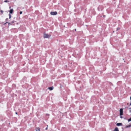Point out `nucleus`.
<instances>
[{
    "label": "nucleus",
    "instance_id": "nucleus-16",
    "mask_svg": "<svg viewBox=\"0 0 131 131\" xmlns=\"http://www.w3.org/2000/svg\"><path fill=\"white\" fill-rule=\"evenodd\" d=\"M22 11L20 12V14H22Z\"/></svg>",
    "mask_w": 131,
    "mask_h": 131
},
{
    "label": "nucleus",
    "instance_id": "nucleus-8",
    "mask_svg": "<svg viewBox=\"0 0 131 131\" xmlns=\"http://www.w3.org/2000/svg\"><path fill=\"white\" fill-rule=\"evenodd\" d=\"M13 9H12L10 10L9 13L10 14H12L13 13Z\"/></svg>",
    "mask_w": 131,
    "mask_h": 131
},
{
    "label": "nucleus",
    "instance_id": "nucleus-25",
    "mask_svg": "<svg viewBox=\"0 0 131 131\" xmlns=\"http://www.w3.org/2000/svg\"><path fill=\"white\" fill-rule=\"evenodd\" d=\"M8 23L7 22H6L5 24H6V23Z\"/></svg>",
    "mask_w": 131,
    "mask_h": 131
},
{
    "label": "nucleus",
    "instance_id": "nucleus-20",
    "mask_svg": "<svg viewBox=\"0 0 131 131\" xmlns=\"http://www.w3.org/2000/svg\"><path fill=\"white\" fill-rule=\"evenodd\" d=\"M15 114H17V112H16V113H15Z\"/></svg>",
    "mask_w": 131,
    "mask_h": 131
},
{
    "label": "nucleus",
    "instance_id": "nucleus-19",
    "mask_svg": "<svg viewBox=\"0 0 131 131\" xmlns=\"http://www.w3.org/2000/svg\"><path fill=\"white\" fill-rule=\"evenodd\" d=\"M1 13H3V11L2 10H1Z\"/></svg>",
    "mask_w": 131,
    "mask_h": 131
},
{
    "label": "nucleus",
    "instance_id": "nucleus-5",
    "mask_svg": "<svg viewBox=\"0 0 131 131\" xmlns=\"http://www.w3.org/2000/svg\"><path fill=\"white\" fill-rule=\"evenodd\" d=\"M122 123H118L116 124V125L118 126H122Z\"/></svg>",
    "mask_w": 131,
    "mask_h": 131
},
{
    "label": "nucleus",
    "instance_id": "nucleus-14",
    "mask_svg": "<svg viewBox=\"0 0 131 131\" xmlns=\"http://www.w3.org/2000/svg\"><path fill=\"white\" fill-rule=\"evenodd\" d=\"M4 2H9V1H7V0H6V1H4Z\"/></svg>",
    "mask_w": 131,
    "mask_h": 131
},
{
    "label": "nucleus",
    "instance_id": "nucleus-26",
    "mask_svg": "<svg viewBox=\"0 0 131 131\" xmlns=\"http://www.w3.org/2000/svg\"><path fill=\"white\" fill-rule=\"evenodd\" d=\"M17 25H18V23H17Z\"/></svg>",
    "mask_w": 131,
    "mask_h": 131
},
{
    "label": "nucleus",
    "instance_id": "nucleus-23",
    "mask_svg": "<svg viewBox=\"0 0 131 131\" xmlns=\"http://www.w3.org/2000/svg\"><path fill=\"white\" fill-rule=\"evenodd\" d=\"M75 31H76V29H75Z\"/></svg>",
    "mask_w": 131,
    "mask_h": 131
},
{
    "label": "nucleus",
    "instance_id": "nucleus-18",
    "mask_svg": "<svg viewBox=\"0 0 131 131\" xmlns=\"http://www.w3.org/2000/svg\"><path fill=\"white\" fill-rule=\"evenodd\" d=\"M62 86H62V85H60V88H62Z\"/></svg>",
    "mask_w": 131,
    "mask_h": 131
},
{
    "label": "nucleus",
    "instance_id": "nucleus-7",
    "mask_svg": "<svg viewBox=\"0 0 131 131\" xmlns=\"http://www.w3.org/2000/svg\"><path fill=\"white\" fill-rule=\"evenodd\" d=\"M114 131H119L118 128L117 127L115 128Z\"/></svg>",
    "mask_w": 131,
    "mask_h": 131
},
{
    "label": "nucleus",
    "instance_id": "nucleus-12",
    "mask_svg": "<svg viewBox=\"0 0 131 131\" xmlns=\"http://www.w3.org/2000/svg\"><path fill=\"white\" fill-rule=\"evenodd\" d=\"M11 15H10V14H9V19H10L11 18Z\"/></svg>",
    "mask_w": 131,
    "mask_h": 131
},
{
    "label": "nucleus",
    "instance_id": "nucleus-1",
    "mask_svg": "<svg viewBox=\"0 0 131 131\" xmlns=\"http://www.w3.org/2000/svg\"><path fill=\"white\" fill-rule=\"evenodd\" d=\"M43 37L44 38H51V36L50 35L44 33L43 35Z\"/></svg>",
    "mask_w": 131,
    "mask_h": 131
},
{
    "label": "nucleus",
    "instance_id": "nucleus-22",
    "mask_svg": "<svg viewBox=\"0 0 131 131\" xmlns=\"http://www.w3.org/2000/svg\"><path fill=\"white\" fill-rule=\"evenodd\" d=\"M131 105V103H130V105Z\"/></svg>",
    "mask_w": 131,
    "mask_h": 131
},
{
    "label": "nucleus",
    "instance_id": "nucleus-21",
    "mask_svg": "<svg viewBox=\"0 0 131 131\" xmlns=\"http://www.w3.org/2000/svg\"><path fill=\"white\" fill-rule=\"evenodd\" d=\"M47 128H46V130H47Z\"/></svg>",
    "mask_w": 131,
    "mask_h": 131
},
{
    "label": "nucleus",
    "instance_id": "nucleus-10",
    "mask_svg": "<svg viewBox=\"0 0 131 131\" xmlns=\"http://www.w3.org/2000/svg\"><path fill=\"white\" fill-rule=\"evenodd\" d=\"M14 21L13 20L12 21H11L10 23H11V24H12L14 23Z\"/></svg>",
    "mask_w": 131,
    "mask_h": 131
},
{
    "label": "nucleus",
    "instance_id": "nucleus-13",
    "mask_svg": "<svg viewBox=\"0 0 131 131\" xmlns=\"http://www.w3.org/2000/svg\"><path fill=\"white\" fill-rule=\"evenodd\" d=\"M120 29V28L119 27H118L117 28V30H118L119 29Z\"/></svg>",
    "mask_w": 131,
    "mask_h": 131
},
{
    "label": "nucleus",
    "instance_id": "nucleus-3",
    "mask_svg": "<svg viewBox=\"0 0 131 131\" xmlns=\"http://www.w3.org/2000/svg\"><path fill=\"white\" fill-rule=\"evenodd\" d=\"M120 115H122L123 114V110L122 108L120 109L119 110Z\"/></svg>",
    "mask_w": 131,
    "mask_h": 131
},
{
    "label": "nucleus",
    "instance_id": "nucleus-4",
    "mask_svg": "<svg viewBox=\"0 0 131 131\" xmlns=\"http://www.w3.org/2000/svg\"><path fill=\"white\" fill-rule=\"evenodd\" d=\"M54 88L53 86H51L50 87L48 88V89L50 90H52Z\"/></svg>",
    "mask_w": 131,
    "mask_h": 131
},
{
    "label": "nucleus",
    "instance_id": "nucleus-17",
    "mask_svg": "<svg viewBox=\"0 0 131 131\" xmlns=\"http://www.w3.org/2000/svg\"><path fill=\"white\" fill-rule=\"evenodd\" d=\"M8 23L9 25H12V24H11L10 23Z\"/></svg>",
    "mask_w": 131,
    "mask_h": 131
},
{
    "label": "nucleus",
    "instance_id": "nucleus-15",
    "mask_svg": "<svg viewBox=\"0 0 131 131\" xmlns=\"http://www.w3.org/2000/svg\"><path fill=\"white\" fill-rule=\"evenodd\" d=\"M122 115H120V117L121 118H123V117L122 116Z\"/></svg>",
    "mask_w": 131,
    "mask_h": 131
},
{
    "label": "nucleus",
    "instance_id": "nucleus-11",
    "mask_svg": "<svg viewBox=\"0 0 131 131\" xmlns=\"http://www.w3.org/2000/svg\"><path fill=\"white\" fill-rule=\"evenodd\" d=\"M121 61H122V62H125V61L124 60V59L123 58H122V59Z\"/></svg>",
    "mask_w": 131,
    "mask_h": 131
},
{
    "label": "nucleus",
    "instance_id": "nucleus-9",
    "mask_svg": "<svg viewBox=\"0 0 131 131\" xmlns=\"http://www.w3.org/2000/svg\"><path fill=\"white\" fill-rule=\"evenodd\" d=\"M131 127V124L130 125L126 126L125 127L126 128H127L128 127Z\"/></svg>",
    "mask_w": 131,
    "mask_h": 131
},
{
    "label": "nucleus",
    "instance_id": "nucleus-24",
    "mask_svg": "<svg viewBox=\"0 0 131 131\" xmlns=\"http://www.w3.org/2000/svg\"><path fill=\"white\" fill-rule=\"evenodd\" d=\"M9 8H11V7H9Z\"/></svg>",
    "mask_w": 131,
    "mask_h": 131
},
{
    "label": "nucleus",
    "instance_id": "nucleus-2",
    "mask_svg": "<svg viewBox=\"0 0 131 131\" xmlns=\"http://www.w3.org/2000/svg\"><path fill=\"white\" fill-rule=\"evenodd\" d=\"M57 14V13L56 12H50V14L52 15H56Z\"/></svg>",
    "mask_w": 131,
    "mask_h": 131
},
{
    "label": "nucleus",
    "instance_id": "nucleus-6",
    "mask_svg": "<svg viewBox=\"0 0 131 131\" xmlns=\"http://www.w3.org/2000/svg\"><path fill=\"white\" fill-rule=\"evenodd\" d=\"M35 130L36 131H39L40 130V128L39 127H37L36 128Z\"/></svg>",
    "mask_w": 131,
    "mask_h": 131
}]
</instances>
